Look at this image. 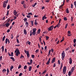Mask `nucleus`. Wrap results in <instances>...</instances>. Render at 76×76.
<instances>
[{
	"label": "nucleus",
	"instance_id": "13d9d810",
	"mask_svg": "<svg viewBox=\"0 0 76 76\" xmlns=\"http://www.w3.org/2000/svg\"><path fill=\"white\" fill-rule=\"evenodd\" d=\"M73 17H71V20L72 22H73Z\"/></svg>",
	"mask_w": 76,
	"mask_h": 76
},
{
	"label": "nucleus",
	"instance_id": "412c9836",
	"mask_svg": "<svg viewBox=\"0 0 76 76\" xmlns=\"http://www.w3.org/2000/svg\"><path fill=\"white\" fill-rule=\"evenodd\" d=\"M10 58L11 59V60H12L13 61H15V58L13 57H10Z\"/></svg>",
	"mask_w": 76,
	"mask_h": 76
},
{
	"label": "nucleus",
	"instance_id": "5701e85b",
	"mask_svg": "<svg viewBox=\"0 0 76 76\" xmlns=\"http://www.w3.org/2000/svg\"><path fill=\"white\" fill-rule=\"evenodd\" d=\"M37 3H34V4H33V5H32V7H35V6H36V5H37Z\"/></svg>",
	"mask_w": 76,
	"mask_h": 76
},
{
	"label": "nucleus",
	"instance_id": "39448f33",
	"mask_svg": "<svg viewBox=\"0 0 76 76\" xmlns=\"http://www.w3.org/2000/svg\"><path fill=\"white\" fill-rule=\"evenodd\" d=\"M66 66H64V67L63 72V74H65L66 73Z\"/></svg>",
	"mask_w": 76,
	"mask_h": 76
},
{
	"label": "nucleus",
	"instance_id": "0eeeda50",
	"mask_svg": "<svg viewBox=\"0 0 76 76\" xmlns=\"http://www.w3.org/2000/svg\"><path fill=\"white\" fill-rule=\"evenodd\" d=\"M53 28H54V26H52L48 28V31H52L53 29Z\"/></svg>",
	"mask_w": 76,
	"mask_h": 76
},
{
	"label": "nucleus",
	"instance_id": "393cba45",
	"mask_svg": "<svg viewBox=\"0 0 76 76\" xmlns=\"http://www.w3.org/2000/svg\"><path fill=\"white\" fill-rule=\"evenodd\" d=\"M6 38V36H4L2 38V41H4V40H5V38Z\"/></svg>",
	"mask_w": 76,
	"mask_h": 76
},
{
	"label": "nucleus",
	"instance_id": "69168bd1",
	"mask_svg": "<svg viewBox=\"0 0 76 76\" xmlns=\"http://www.w3.org/2000/svg\"><path fill=\"white\" fill-rule=\"evenodd\" d=\"M16 40H17V43H19V39H17Z\"/></svg>",
	"mask_w": 76,
	"mask_h": 76
},
{
	"label": "nucleus",
	"instance_id": "4be33fe9",
	"mask_svg": "<svg viewBox=\"0 0 76 76\" xmlns=\"http://www.w3.org/2000/svg\"><path fill=\"white\" fill-rule=\"evenodd\" d=\"M5 25H6V27H7V28H8V26L10 25V24L9 23H7Z\"/></svg>",
	"mask_w": 76,
	"mask_h": 76
},
{
	"label": "nucleus",
	"instance_id": "09e8293b",
	"mask_svg": "<svg viewBox=\"0 0 76 76\" xmlns=\"http://www.w3.org/2000/svg\"><path fill=\"white\" fill-rule=\"evenodd\" d=\"M28 15H32V13L31 12L28 13Z\"/></svg>",
	"mask_w": 76,
	"mask_h": 76
},
{
	"label": "nucleus",
	"instance_id": "1a4fd4ad",
	"mask_svg": "<svg viewBox=\"0 0 76 76\" xmlns=\"http://www.w3.org/2000/svg\"><path fill=\"white\" fill-rule=\"evenodd\" d=\"M50 60H51V58H50L48 59V61L46 63V64H47V65H48V64H50Z\"/></svg>",
	"mask_w": 76,
	"mask_h": 76
},
{
	"label": "nucleus",
	"instance_id": "b1692460",
	"mask_svg": "<svg viewBox=\"0 0 76 76\" xmlns=\"http://www.w3.org/2000/svg\"><path fill=\"white\" fill-rule=\"evenodd\" d=\"M34 24L35 25H38V23L37 22V20H35V23H34Z\"/></svg>",
	"mask_w": 76,
	"mask_h": 76
},
{
	"label": "nucleus",
	"instance_id": "5fc2aeb1",
	"mask_svg": "<svg viewBox=\"0 0 76 76\" xmlns=\"http://www.w3.org/2000/svg\"><path fill=\"white\" fill-rule=\"evenodd\" d=\"M31 57H32V58H34L35 57V55H32Z\"/></svg>",
	"mask_w": 76,
	"mask_h": 76
},
{
	"label": "nucleus",
	"instance_id": "4c0bfd02",
	"mask_svg": "<svg viewBox=\"0 0 76 76\" xmlns=\"http://www.w3.org/2000/svg\"><path fill=\"white\" fill-rule=\"evenodd\" d=\"M76 39H73V42L74 44L76 43Z\"/></svg>",
	"mask_w": 76,
	"mask_h": 76
},
{
	"label": "nucleus",
	"instance_id": "72a5a7b5",
	"mask_svg": "<svg viewBox=\"0 0 76 76\" xmlns=\"http://www.w3.org/2000/svg\"><path fill=\"white\" fill-rule=\"evenodd\" d=\"M31 25L32 26H34V21H31Z\"/></svg>",
	"mask_w": 76,
	"mask_h": 76
},
{
	"label": "nucleus",
	"instance_id": "4468645a",
	"mask_svg": "<svg viewBox=\"0 0 76 76\" xmlns=\"http://www.w3.org/2000/svg\"><path fill=\"white\" fill-rule=\"evenodd\" d=\"M23 32L24 34H25V35H27V32H26V29H23Z\"/></svg>",
	"mask_w": 76,
	"mask_h": 76
},
{
	"label": "nucleus",
	"instance_id": "ea45409f",
	"mask_svg": "<svg viewBox=\"0 0 76 76\" xmlns=\"http://www.w3.org/2000/svg\"><path fill=\"white\" fill-rule=\"evenodd\" d=\"M24 21L25 22H26V21H27V19H26V18H25L24 19Z\"/></svg>",
	"mask_w": 76,
	"mask_h": 76
},
{
	"label": "nucleus",
	"instance_id": "f03ea898",
	"mask_svg": "<svg viewBox=\"0 0 76 76\" xmlns=\"http://www.w3.org/2000/svg\"><path fill=\"white\" fill-rule=\"evenodd\" d=\"M15 53H16V56L18 57L19 54H20V51L18 48H16L15 51Z\"/></svg>",
	"mask_w": 76,
	"mask_h": 76
},
{
	"label": "nucleus",
	"instance_id": "6e6d98bb",
	"mask_svg": "<svg viewBox=\"0 0 76 76\" xmlns=\"http://www.w3.org/2000/svg\"><path fill=\"white\" fill-rule=\"evenodd\" d=\"M64 20H67V18L66 17L64 18Z\"/></svg>",
	"mask_w": 76,
	"mask_h": 76
},
{
	"label": "nucleus",
	"instance_id": "79ce46f5",
	"mask_svg": "<svg viewBox=\"0 0 76 76\" xmlns=\"http://www.w3.org/2000/svg\"><path fill=\"white\" fill-rule=\"evenodd\" d=\"M67 25H68V23H66V24L65 25V28L66 29L67 28Z\"/></svg>",
	"mask_w": 76,
	"mask_h": 76
},
{
	"label": "nucleus",
	"instance_id": "49530a36",
	"mask_svg": "<svg viewBox=\"0 0 76 76\" xmlns=\"http://www.w3.org/2000/svg\"><path fill=\"white\" fill-rule=\"evenodd\" d=\"M38 52H39V50L38 49L37 50L35 51V53H38Z\"/></svg>",
	"mask_w": 76,
	"mask_h": 76
},
{
	"label": "nucleus",
	"instance_id": "58836bf2",
	"mask_svg": "<svg viewBox=\"0 0 76 76\" xmlns=\"http://www.w3.org/2000/svg\"><path fill=\"white\" fill-rule=\"evenodd\" d=\"M64 4H63L61 6H60V7H59V8L60 9H62V6H63V5H64Z\"/></svg>",
	"mask_w": 76,
	"mask_h": 76
},
{
	"label": "nucleus",
	"instance_id": "052dcab7",
	"mask_svg": "<svg viewBox=\"0 0 76 76\" xmlns=\"http://www.w3.org/2000/svg\"><path fill=\"white\" fill-rule=\"evenodd\" d=\"M24 1H22L21 2V4H23V3H24Z\"/></svg>",
	"mask_w": 76,
	"mask_h": 76
},
{
	"label": "nucleus",
	"instance_id": "bb28decb",
	"mask_svg": "<svg viewBox=\"0 0 76 76\" xmlns=\"http://www.w3.org/2000/svg\"><path fill=\"white\" fill-rule=\"evenodd\" d=\"M3 73H4L5 72H6V69H3L2 70Z\"/></svg>",
	"mask_w": 76,
	"mask_h": 76
},
{
	"label": "nucleus",
	"instance_id": "f8f14e48",
	"mask_svg": "<svg viewBox=\"0 0 76 76\" xmlns=\"http://www.w3.org/2000/svg\"><path fill=\"white\" fill-rule=\"evenodd\" d=\"M69 63L70 64H72V58H70L69 59Z\"/></svg>",
	"mask_w": 76,
	"mask_h": 76
},
{
	"label": "nucleus",
	"instance_id": "0e129e2a",
	"mask_svg": "<svg viewBox=\"0 0 76 76\" xmlns=\"http://www.w3.org/2000/svg\"><path fill=\"white\" fill-rule=\"evenodd\" d=\"M22 73H20L19 75V76H22Z\"/></svg>",
	"mask_w": 76,
	"mask_h": 76
},
{
	"label": "nucleus",
	"instance_id": "603ef678",
	"mask_svg": "<svg viewBox=\"0 0 76 76\" xmlns=\"http://www.w3.org/2000/svg\"><path fill=\"white\" fill-rule=\"evenodd\" d=\"M27 18H31V15H27Z\"/></svg>",
	"mask_w": 76,
	"mask_h": 76
},
{
	"label": "nucleus",
	"instance_id": "f3484780",
	"mask_svg": "<svg viewBox=\"0 0 76 76\" xmlns=\"http://www.w3.org/2000/svg\"><path fill=\"white\" fill-rule=\"evenodd\" d=\"M1 49H2V50H1V51L2 53H3V52H4V46H3L1 48Z\"/></svg>",
	"mask_w": 76,
	"mask_h": 76
},
{
	"label": "nucleus",
	"instance_id": "2f4dec72",
	"mask_svg": "<svg viewBox=\"0 0 76 76\" xmlns=\"http://www.w3.org/2000/svg\"><path fill=\"white\" fill-rule=\"evenodd\" d=\"M27 69V66L26 65H25L24 67V70H26Z\"/></svg>",
	"mask_w": 76,
	"mask_h": 76
},
{
	"label": "nucleus",
	"instance_id": "de8ad7c7",
	"mask_svg": "<svg viewBox=\"0 0 76 76\" xmlns=\"http://www.w3.org/2000/svg\"><path fill=\"white\" fill-rule=\"evenodd\" d=\"M23 6L24 8V9H25V8H26V4H24L23 5Z\"/></svg>",
	"mask_w": 76,
	"mask_h": 76
},
{
	"label": "nucleus",
	"instance_id": "774afa93",
	"mask_svg": "<svg viewBox=\"0 0 76 76\" xmlns=\"http://www.w3.org/2000/svg\"><path fill=\"white\" fill-rule=\"evenodd\" d=\"M46 73V70H45L44 72L42 73V74H44V73Z\"/></svg>",
	"mask_w": 76,
	"mask_h": 76
},
{
	"label": "nucleus",
	"instance_id": "a18cd8bd",
	"mask_svg": "<svg viewBox=\"0 0 76 76\" xmlns=\"http://www.w3.org/2000/svg\"><path fill=\"white\" fill-rule=\"evenodd\" d=\"M28 44V45H31V42L29 41H28L27 42Z\"/></svg>",
	"mask_w": 76,
	"mask_h": 76
},
{
	"label": "nucleus",
	"instance_id": "2eb2a0df",
	"mask_svg": "<svg viewBox=\"0 0 76 76\" xmlns=\"http://www.w3.org/2000/svg\"><path fill=\"white\" fill-rule=\"evenodd\" d=\"M46 15H45L42 18V20H44V19H46L47 18L46 17Z\"/></svg>",
	"mask_w": 76,
	"mask_h": 76
},
{
	"label": "nucleus",
	"instance_id": "7ed1b4c3",
	"mask_svg": "<svg viewBox=\"0 0 76 76\" xmlns=\"http://www.w3.org/2000/svg\"><path fill=\"white\" fill-rule=\"evenodd\" d=\"M62 59V60H64V58L65 57V53L64 51L63 50L61 53Z\"/></svg>",
	"mask_w": 76,
	"mask_h": 76
},
{
	"label": "nucleus",
	"instance_id": "4d7b16f0",
	"mask_svg": "<svg viewBox=\"0 0 76 76\" xmlns=\"http://www.w3.org/2000/svg\"><path fill=\"white\" fill-rule=\"evenodd\" d=\"M58 64H60V61L58 60Z\"/></svg>",
	"mask_w": 76,
	"mask_h": 76
},
{
	"label": "nucleus",
	"instance_id": "a19ab883",
	"mask_svg": "<svg viewBox=\"0 0 76 76\" xmlns=\"http://www.w3.org/2000/svg\"><path fill=\"white\" fill-rule=\"evenodd\" d=\"M50 54H51V50H50L49 51V52H48V56L50 55Z\"/></svg>",
	"mask_w": 76,
	"mask_h": 76
},
{
	"label": "nucleus",
	"instance_id": "ddd939ff",
	"mask_svg": "<svg viewBox=\"0 0 76 76\" xmlns=\"http://www.w3.org/2000/svg\"><path fill=\"white\" fill-rule=\"evenodd\" d=\"M18 13V12L16 11V10H14L13 11V14L15 16H16V14Z\"/></svg>",
	"mask_w": 76,
	"mask_h": 76
},
{
	"label": "nucleus",
	"instance_id": "e2e57ef3",
	"mask_svg": "<svg viewBox=\"0 0 76 76\" xmlns=\"http://www.w3.org/2000/svg\"><path fill=\"white\" fill-rule=\"evenodd\" d=\"M34 18H37L38 17V15H34Z\"/></svg>",
	"mask_w": 76,
	"mask_h": 76
},
{
	"label": "nucleus",
	"instance_id": "6ab92c4d",
	"mask_svg": "<svg viewBox=\"0 0 76 76\" xmlns=\"http://www.w3.org/2000/svg\"><path fill=\"white\" fill-rule=\"evenodd\" d=\"M75 66H74V67L72 68L71 70V72H73L74 71V70H75Z\"/></svg>",
	"mask_w": 76,
	"mask_h": 76
},
{
	"label": "nucleus",
	"instance_id": "680f3d73",
	"mask_svg": "<svg viewBox=\"0 0 76 76\" xmlns=\"http://www.w3.org/2000/svg\"><path fill=\"white\" fill-rule=\"evenodd\" d=\"M45 50H47V46H45Z\"/></svg>",
	"mask_w": 76,
	"mask_h": 76
},
{
	"label": "nucleus",
	"instance_id": "c9c22d12",
	"mask_svg": "<svg viewBox=\"0 0 76 76\" xmlns=\"http://www.w3.org/2000/svg\"><path fill=\"white\" fill-rule=\"evenodd\" d=\"M45 37L46 38V40H48V39H49V37L47 36H45Z\"/></svg>",
	"mask_w": 76,
	"mask_h": 76
},
{
	"label": "nucleus",
	"instance_id": "338daca9",
	"mask_svg": "<svg viewBox=\"0 0 76 76\" xmlns=\"http://www.w3.org/2000/svg\"><path fill=\"white\" fill-rule=\"evenodd\" d=\"M20 68H21V65H20L18 67V69H20Z\"/></svg>",
	"mask_w": 76,
	"mask_h": 76
},
{
	"label": "nucleus",
	"instance_id": "9b49d317",
	"mask_svg": "<svg viewBox=\"0 0 76 76\" xmlns=\"http://www.w3.org/2000/svg\"><path fill=\"white\" fill-rule=\"evenodd\" d=\"M8 54L9 56H11V57H13V52H11V54H10L9 53H8Z\"/></svg>",
	"mask_w": 76,
	"mask_h": 76
},
{
	"label": "nucleus",
	"instance_id": "3c124183",
	"mask_svg": "<svg viewBox=\"0 0 76 76\" xmlns=\"http://www.w3.org/2000/svg\"><path fill=\"white\" fill-rule=\"evenodd\" d=\"M2 58H3V57H2V56H1L0 57V61H1V60H2Z\"/></svg>",
	"mask_w": 76,
	"mask_h": 76
},
{
	"label": "nucleus",
	"instance_id": "473e14b6",
	"mask_svg": "<svg viewBox=\"0 0 76 76\" xmlns=\"http://www.w3.org/2000/svg\"><path fill=\"white\" fill-rule=\"evenodd\" d=\"M32 62H33V61L32 60L30 59V63L31 64H32Z\"/></svg>",
	"mask_w": 76,
	"mask_h": 76
},
{
	"label": "nucleus",
	"instance_id": "f257e3e1",
	"mask_svg": "<svg viewBox=\"0 0 76 76\" xmlns=\"http://www.w3.org/2000/svg\"><path fill=\"white\" fill-rule=\"evenodd\" d=\"M37 31V29L36 28L33 29V31L32 32L31 30L30 32V36H32V35L35 36L36 35V31Z\"/></svg>",
	"mask_w": 76,
	"mask_h": 76
},
{
	"label": "nucleus",
	"instance_id": "20e7f679",
	"mask_svg": "<svg viewBox=\"0 0 76 76\" xmlns=\"http://www.w3.org/2000/svg\"><path fill=\"white\" fill-rule=\"evenodd\" d=\"M24 52L27 55V56L28 58L29 57V51H26V50H24Z\"/></svg>",
	"mask_w": 76,
	"mask_h": 76
},
{
	"label": "nucleus",
	"instance_id": "c756f323",
	"mask_svg": "<svg viewBox=\"0 0 76 76\" xmlns=\"http://www.w3.org/2000/svg\"><path fill=\"white\" fill-rule=\"evenodd\" d=\"M21 56L20 57V58L21 59H23V58H24V56H22V55H21Z\"/></svg>",
	"mask_w": 76,
	"mask_h": 76
},
{
	"label": "nucleus",
	"instance_id": "37998d69",
	"mask_svg": "<svg viewBox=\"0 0 76 76\" xmlns=\"http://www.w3.org/2000/svg\"><path fill=\"white\" fill-rule=\"evenodd\" d=\"M61 25L60 24V23H58L57 25H56V26L58 28L59 27V26Z\"/></svg>",
	"mask_w": 76,
	"mask_h": 76
},
{
	"label": "nucleus",
	"instance_id": "8fccbe9b",
	"mask_svg": "<svg viewBox=\"0 0 76 76\" xmlns=\"http://www.w3.org/2000/svg\"><path fill=\"white\" fill-rule=\"evenodd\" d=\"M64 37H63V38H62V39L61 40L60 42H63V41H64Z\"/></svg>",
	"mask_w": 76,
	"mask_h": 76
},
{
	"label": "nucleus",
	"instance_id": "cd10ccee",
	"mask_svg": "<svg viewBox=\"0 0 76 76\" xmlns=\"http://www.w3.org/2000/svg\"><path fill=\"white\" fill-rule=\"evenodd\" d=\"M62 67H63V63H61V68L60 69V70H61V68H62Z\"/></svg>",
	"mask_w": 76,
	"mask_h": 76
},
{
	"label": "nucleus",
	"instance_id": "c85d7f7f",
	"mask_svg": "<svg viewBox=\"0 0 76 76\" xmlns=\"http://www.w3.org/2000/svg\"><path fill=\"white\" fill-rule=\"evenodd\" d=\"M40 33V29H39L37 31V34H39Z\"/></svg>",
	"mask_w": 76,
	"mask_h": 76
},
{
	"label": "nucleus",
	"instance_id": "e433bc0d",
	"mask_svg": "<svg viewBox=\"0 0 76 76\" xmlns=\"http://www.w3.org/2000/svg\"><path fill=\"white\" fill-rule=\"evenodd\" d=\"M9 11L8 10L7 12V16H8L9 14Z\"/></svg>",
	"mask_w": 76,
	"mask_h": 76
},
{
	"label": "nucleus",
	"instance_id": "423d86ee",
	"mask_svg": "<svg viewBox=\"0 0 76 76\" xmlns=\"http://www.w3.org/2000/svg\"><path fill=\"white\" fill-rule=\"evenodd\" d=\"M7 3L5 1H4V2L3 5V7H4V8H5V7H6L7 6Z\"/></svg>",
	"mask_w": 76,
	"mask_h": 76
},
{
	"label": "nucleus",
	"instance_id": "864d4df0",
	"mask_svg": "<svg viewBox=\"0 0 76 76\" xmlns=\"http://www.w3.org/2000/svg\"><path fill=\"white\" fill-rule=\"evenodd\" d=\"M74 5H75V7L76 9V1H75L74 2Z\"/></svg>",
	"mask_w": 76,
	"mask_h": 76
},
{
	"label": "nucleus",
	"instance_id": "f704fd0d",
	"mask_svg": "<svg viewBox=\"0 0 76 76\" xmlns=\"http://www.w3.org/2000/svg\"><path fill=\"white\" fill-rule=\"evenodd\" d=\"M68 75L69 76H70L71 75V71H69V72Z\"/></svg>",
	"mask_w": 76,
	"mask_h": 76
},
{
	"label": "nucleus",
	"instance_id": "7c9ffc66",
	"mask_svg": "<svg viewBox=\"0 0 76 76\" xmlns=\"http://www.w3.org/2000/svg\"><path fill=\"white\" fill-rule=\"evenodd\" d=\"M10 5L9 4L7 5V9H10Z\"/></svg>",
	"mask_w": 76,
	"mask_h": 76
},
{
	"label": "nucleus",
	"instance_id": "6e6552de",
	"mask_svg": "<svg viewBox=\"0 0 76 76\" xmlns=\"http://www.w3.org/2000/svg\"><path fill=\"white\" fill-rule=\"evenodd\" d=\"M7 41L8 42V44L10 43V40H9V39H8V38H7L5 40L6 44H7Z\"/></svg>",
	"mask_w": 76,
	"mask_h": 76
},
{
	"label": "nucleus",
	"instance_id": "aec40b11",
	"mask_svg": "<svg viewBox=\"0 0 76 76\" xmlns=\"http://www.w3.org/2000/svg\"><path fill=\"white\" fill-rule=\"evenodd\" d=\"M66 12L67 13H69V9L68 8H67L66 10Z\"/></svg>",
	"mask_w": 76,
	"mask_h": 76
},
{
	"label": "nucleus",
	"instance_id": "a878e982",
	"mask_svg": "<svg viewBox=\"0 0 76 76\" xmlns=\"http://www.w3.org/2000/svg\"><path fill=\"white\" fill-rule=\"evenodd\" d=\"M31 69H32V66H29L28 68L29 71H31Z\"/></svg>",
	"mask_w": 76,
	"mask_h": 76
},
{
	"label": "nucleus",
	"instance_id": "a211bd4d",
	"mask_svg": "<svg viewBox=\"0 0 76 76\" xmlns=\"http://www.w3.org/2000/svg\"><path fill=\"white\" fill-rule=\"evenodd\" d=\"M25 25L26 26V27H28L29 25V23L27 22H26L25 23Z\"/></svg>",
	"mask_w": 76,
	"mask_h": 76
},
{
	"label": "nucleus",
	"instance_id": "dca6fc26",
	"mask_svg": "<svg viewBox=\"0 0 76 76\" xmlns=\"http://www.w3.org/2000/svg\"><path fill=\"white\" fill-rule=\"evenodd\" d=\"M55 60H56V58L54 57L52 60L51 63H54V62H55Z\"/></svg>",
	"mask_w": 76,
	"mask_h": 76
},
{
	"label": "nucleus",
	"instance_id": "9d476101",
	"mask_svg": "<svg viewBox=\"0 0 76 76\" xmlns=\"http://www.w3.org/2000/svg\"><path fill=\"white\" fill-rule=\"evenodd\" d=\"M67 33H68V37H70V36L72 35L71 34V33H70V31H68Z\"/></svg>",
	"mask_w": 76,
	"mask_h": 76
},
{
	"label": "nucleus",
	"instance_id": "bf43d9fd",
	"mask_svg": "<svg viewBox=\"0 0 76 76\" xmlns=\"http://www.w3.org/2000/svg\"><path fill=\"white\" fill-rule=\"evenodd\" d=\"M73 7V4H71V8L72 9Z\"/></svg>",
	"mask_w": 76,
	"mask_h": 76
},
{
	"label": "nucleus",
	"instance_id": "c03bdc74",
	"mask_svg": "<svg viewBox=\"0 0 76 76\" xmlns=\"http://www.w3.org/2000/svg\"><path fill=\"white\" fill-rule=\"evenodd\" d=\"M7 74H8L9 73V70L8 68H7Z\"/></svg>",
	"mask_w": 76,
	"mask_h": 76
}]
</instances>
